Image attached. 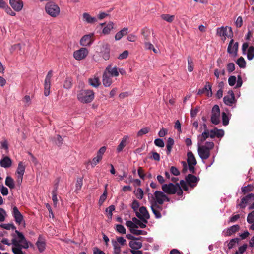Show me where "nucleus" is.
<instances>
[{
  "label": "nucleus",
  "mask_w": 254,
  "mask_h": 254,
  "mask_svg": "<svg viewBox=\"0 0 254 254\" xmlns=\"http://www.w3.org/2000/svg\"><path fill=\"white\" fill-rule=\"evenodd\" d=\"M155 201L154 202L158 203V204H162L164 201L169 202V198L165 194L164 191L156 190L154 193Z\"/></svg>",
  "instance_id": "423d86ee"
},
{
  "label": "nucleus",
  "mask_w": 254,
  "mask_h": 254,
  "mask_svg": "<svg viewBox=\"0 0 254 254\" xmlns=\"http://www.w3.org/2000/svg\"><path fill=\"white\" fill-rule=\"evenodd\" d=\"M210 138H214L215 137L221 138L224 135V132L222 129H218L217 128L210 130Z\"/></svg>",
  "instance_id": "b1692460"
},
{
  "label": "nucleus",
  "mask_w": 254,
  "mask_h": 254,
  "mask_svg": "<svg viewBox=\"0 0 254 254\" xmlns=\"http://www.w3.org/2000/svg\"><path fill=\"white\" fill-rule=\"evenodd\" d=\"M95 93L90 89H81L77 94L78 100L82 103H91L94 99Z\"/></svg>",
  "instance_id": "f03ea898"
},
{
  "label": "nucleus",
  "mask_w": 254,
  "mask_h": 254,
  "mask_svg": "<svg viewBox=\"0 0 254 254\" xmlns=\"http://www.w3.org/2000/svg\"><path fill=\"white\" fill-rule=\"evenodd\" d=\"M238 49V43H234V40L231 39L227 48V52L230 54L237 55Z\"/></svg>",
  "instance_id": "a211bd4d"
},
{
  "label": "nucleus",
  "mask_w": 254,
  "mask_h": 254,
  "mask_svg": "<svg viewBox=\"0 0 254 254\" xmlns=\"http://www.w3.org/2000/svg\"><path fill=\"white\" fill-rule=\"evenodd\" d=\"M93 36V34L90 33L83 36L80 41V45L82 46H90L93 42L92 39Z\"/></svg>",
  "instance_id": "dca6fc26"
},
{
  "label": "nucleus",
  "mask_w": 254,
  "mask_h": 254,
  "mask_svg": "<svg viewBox=\"0 0 254 254\" xmlns=\"http://www.w3.org/2000/svg\"><path fill=\"white\" fill-rule=\"evenodd\" d=\"M188 70L189 72H192L193 70L194 64L193 60L190 56L188 57Z\"/></svg>",
  "instance_id": "37998d69"
},
{
  "label": "nucleus",
  "mask_w": 254,
  "mask_h": 254,
  "mask_svg": "<svg viewBox=\"0 0 254 254\" xmlns=\"http://www.w3.org/2000/svg\"><path fill=\"white\" fill-rule=\"evenodd\" d=\"M154 144L156 146L159 147H163L164 146V143L163 140L160 138L156 139L154 140Z\"/></svg>",
  "instance_id": "774afa93"
},
{
  "label": "nucleus",
  "mask_w": 254,
  "mask_h": 254,
  "mask_svg": "<svg viewBox=\"0 0 254 254\" xmlns=\"http://www.w3.org/2000/svg\"><path fill=\"white\" fill-rule=\"evenodd\" d=\"M114 27V23L112 22H109L106 26H105L103 29V33L104 34H108L110 33L111 29Z\"/></svg>",
  "instance_id": "a19ab883"
},
{
  "label": "nucleus",
  "mask_w": 254,
  "mask_h": 254,
  "mask_svg": "<svg viewBox=\"0 0 254 254\" xmlns=\"http://www.w3.org/2000/svg\"><path fill=\"white\" fill-rule=\"evenodd\" d=\"M128 32L127 28H124L123 29L117 32L115 35L116 40H120L124 35L127 34Z\"/></svg>",
  "instance_id": "2f4dec72"
},
{
  "label": "nucleus",
  "mask_w": 254,
  "mask_h": 254,
  "mask_svg": "<svg viewBox=\"0 0 254 254\" xmlns=\"http://www.w3.org/2000/svg\"><path fill=\"white\" fill-rule=\"evenodd\" d=\"M239 239L237 238L231 239L228 244L229 249H232L236 245V243L239 242Z\"/></svg>",
  "instance_id": "5fc2aeb1"
},
{
  "label": "nucleus",
  "mask_w": 254,
  "mask_h": 254,
  "mask_svg": "<svg viewBox=\"0 0 254 254\" xmlns=\"http://www.w3.org/2000/svg\"><path fill=\"white\" fill-rule=\"evenodd\" d=\"M132 220L133 221L134 223L136 224V225L138 226V227H140L141 228H145L146 226V224L147 223L143 222L141 220H139L136 217L132 218Z\"/></svg>",
  "instance_id": "4c0bfd02"
},
{
  "label": "nucleus",
  "mask_w": 254,
  "mask_h": 254,
  "mask_svg": "<svg viewBox=\"0 0 254 254\" xmlns=\"http://www.w3.org/2000/svg\"><path fill=\"white\" fill-rule=\"evenodd\" d=\"M149 41H145L144 42L145 49L146 50H152L154 53H157L158 52L157 49H156L153 45Z\"/></svg>",
  "instance_id": "ea45409f"
},
{
  "label": "nucleus",
  "mask_w": 254,
  "mask_h": 254,
  "mask_svg": "<svg viewBox=\"0 0 254 254\" xmlns=\"http://www.w3.org/2000/svg\"><path fill=\"white\" fill-rule=\"evenodd\" d=\"M129 246L131 248V250H139L142 247V244L141 242L130 241L129 243Z\"/></svg>",
  "instance_id": "c756f323"
},
{
  "label": "nucleus",
  "mask_w": 254,
  "mask_h": 254,
  "mask_svg": "<svg viewBox=\"0 0 254 254\" xmlns=\"http://www.w3.org/2000/svg\"><path fill=\"white\" fill-rule=\"evenodd\" d=\"M134 193L138 199H141L143 198V191L141 188H138L136 190L134 191Z\"/></svg>",
  "instance_id": "13d9d810"
},
{
  "label": "nucleus",
  "mask_w": 254,
  "mask_h": 254,
  "mask_svg": "<svg viewBox=\"0 0 254 254\" xmlns=\"http://www.w3.org/2000/svg\"><path fill=\"white\" fill-rule=\"evenodd\" d=\"M162 19L169 22L171 23L174 20L175 16L167 14H163L160 16Z\"/></svg>",
  "instance_id": "c9c22d12"
},
{
  "label": "nucleus",
  "mask_w": 254,
  "mask_h": 254,
  "mask_svg": "<svg viewBox=\"0 0 254 254\" xmlns=\"http://www.w3.org/2000/svg\"><path fill=\"white\" fill-rule=\"evenodd\" d=\"M89 53V51L86 48H81L75 51L73 53L74 58L77 60H81L85 58Z\"/></svg>",
  "instance_id": "ddd939ff"
},
{
  "label": "nucleus",
  "mask_w": 254,
  "mask_h": 254,
  "mask_svg": "<svg viewBox=\"0 0 254 254\" xmlns=\"http://www.w3.org/2000/svg\"><path fill=\"white\" fill-rule=\"evenodd\" d=\"M210 133L209 130H204V132L201 134L198 135L197 140L198 143L202 144L204 142L206 139L210 137Z\"/></svg>",
  "instance_id": "393cba45"
},
{
  "label": "nucleus",
  "mask_w": 254,
  "mask_h": 254,
  "mask_svg": "<svg viewBox=\"0 0 254 254\" xmlns=\"http://www.w3.org/2000/svg\"><path fill=\"white\" fill-rule=\"evenodd\" d=\"M52 77V71L50 70L45 78L44 81V95L48 96L50 94L51 87V79Z\"/></svg>",
  "instance_id": "9d476101"
},
{
  "label": "nucleus",
  "mask_w": 254,
  "mask_h": 254,
  "mask_svg": "<svg viewBox=\"0 0 254 254\" xmlns=\"http://www.w3.org/2000/svg\"><path fill=\"white\" fill-rule=\"evenodd\" d=\"M35 244L40 253H42L45 251L46 248V242L45 239L42 235H40L39 236Z\"/></svg>",
  "instance_id": "f3484780"
},
{
  "label": "nucleus",
  "mask_w": 254,
  "mask_h": 254,
  "mask_svg": "<svg viewBox=\"0 0 254 254\" xmlns=\"http://www.w3.org/2000/svg\"><path fill=\"white\" fill-rule=\"evenodd\" d=\"M161 188L164 192L168 194H174L177 192V189H179V184L172 183L162 184Z\"/></svg>",
  "instance_id": "20e7f679"
},
{
  "label": "nucleus",
  "mask_w": 254,
  "mask_h": 254,
  "mask_svg": "<svg viewBox=\"0 0 254 254\" xmlns=\"http://www.w3.org/2000/svg\"><path fill=\"white\" fill-rule=\"evenodd\" d=\"M9 4L17 12L21 11L23 7V2L21 0H9Z\"/></svg>",
  "instance_id": "4468645a"
},
{
  "label": "nucleus",
  "mask_w": 254,
  "mask_h": 254,
  "mask_svg": "<svg viewBox=\"0 0 254 254\" xmlns=\"http://www.w3.org/2000/svg\"><path fill=\"white\" fill-rule=\"evenodd\" d=\"M136 229V228H134L132 230H130V232L131 233H132L133 234L136 235H145L147 233L145 231L141 230H137Z\"/></svg>",
  "instance_id": "680f3d73"
},
{
  "label": "nucleus",
  "mask_w": 254,
  "mask_h": 254,
  "mask_svg": "<svg viewBox=\"0 0 254 254\" xmlns=\"http://www.w3.org/2000/svg\"><path fill=\"white\" fill-rule=\"evenodd\" d=\"M136 217L144 223H148V220L150 218V215L146 208L141 206L139 208V211H136Z\"/></svg>",
  "instance_id": "39448f33"
},
{
  "label": "nucleus",
  "mask_w": 254,
  "mask_h": 254,
  "mask_svg": "<svg viewBox=\"0 0 254 254\" xmlns=\"http://www.w3.org/2000/svg\"><path fill=\"white\" fill-rule=\"evenodd\" d=\"M149 131L150 128L148 127L142 128L138 131L137 135L138 137L142 136L143 135L148 133Z\"/></svg>",
  "instance_id": "603ef678"
},
{
  "label": "nucleus",
  "mask_w": 254,
  "mask_h": 254,
  "mask_svg": "<svg viewBox=\"0 0 254 254\" xmlns=\"http://www.w3.org/2000/svg\"><path fill=\"white\" fill-rule=\"evenodd\" d=\"M247 248V244H244L239 248L238 251H236L235 254H243L244 252L246 250Z\"/></svg>",
  "instance_id": "338daca9"
},
{
  "label": "nucleus",
  "mask_w": 254,
  "mask_h": 254,
  "mask_svg": "<svg viewBox=\"0 0 254 254\" xmlns=\"http://www.w3.org/2000/svg\"><path fill=\"white\" fill-rule=\"evenodd\" d=\"M201 144L198 143L197 151L200 158L203 160L207 159L210 155V151L205 147H202L200 145Z\"/></svg>",
  "instance_id": "f8f14e48"
},
{
  "label": "nucleus",
  "mask_w": 254,
  "mask_h": 254,
  "mask_svg": "<svg viewBox=\"0 0 254 254\" xmlns=\"http://www.w3.org/2000/svg\"><path fill=\"white\" fill-rule=\"evenodd\" d=\"M254 199V194L253 193H250L242 198L241 203L237 206L240 207L241 208H245L246 204Z\"/></svg>",
  "instance_id": "2eb2a0df"
},
{
  "label": "nucleus",
  "mask_w": 254,
  "mask_h": 254,
  "mask_svg": "<svg viewBox=\"0 0 254 254\" xmlns=\"http://www.w3.org/2000/svg\"><path fill=\"white\" fill-rule=\"evenodd\" d=\"M239 229V225H234L224 230L223 233L225 236H229L235 233Z\"/></svg>",
  "instance_id": "412c9836"
},
{
  "label": "nucleus",
  "mask_w": 254,
  "mask_h": 254,
  "mask_svg": "<svg viewBox=\"0 0 254 254\" xmlns=\"http://www.w3.org/2000/svg\"><path fill=\"white\" fill-rule=\"evenodd\" d=\"M112 243L114 248V254H121V247L118 242L112 239Z\"/></svg>",
  "instance_id": "72a5a7b5"
},
{
  "label": "nucleus",
  "mask_w": 254,
  "mask_h": 254,
  "mask_svg": "<svg viewBox=\"0 0 254 254\" xmlns=\"http://www.w3.org/2000/svg\"><path fill=\"white\" fill-rule=\"evenodd\" d=\"M127 136H125L123 138L122 141H121L117 148V151L118 153L121 152L123 150V148L125 147L127 144Z\"/></svg>",
  "instance_id": "473e14b6"
},
{
  "label": "nucleus",
  "mask_w": 254,
  "mask_h": 254,
  "mask_svg": "<svg viewBox=\"0 0 254 254\" xmlns=\"http://www.w3.org/2000/svg\"><path fill=\"white\" fill-rule=\"evenodd\" d=\"M83 185V178L78 177L76 183V190H80Z\"/></svg>",
  "instance_id": "864d4df0"
},
{
  "label": "nucleus",
  "mask_w": 254,
  "mask_h": 254,
  "mask_svg": "<svg viewBox=\"0 0 254 254\" xmlns=\"http://www.w3.org/2000/svg\"><path fill=\"white\" fill-rule=\"evenodd\" d=\"M254 57V47L250 46L248 49L247 58L249 60H251Z\"/></svg>",
  "instance_id": "c03bdc74"
},
{
  "label": "nucleus",
  "mask_w": 254,
  "mask_h": 254,
  "mask_svg": "<svg viewBox=\"0 0 254 254\" xmlns=\"http://www.w3.org/2000/svg\"><path fill=\"white\" fill-rule=\"evenodd\" d=\"M126 225L129 228V231H130V230H132L134 228H138V226L136 225L134 223L133 221L128 220L126 222Z\"/></svg>",
  "instance_id": "8fccbe9b"
},
{
  "label": "nucleus",
  "mask_w": 254,
  "mask_h": 254,
  "mask_svg": "<svg viewBox=\"0 0 254 254\" xmlns=\"http://www.w3.org/2000/svg\"><path fill=\"white\" fill-rule=\"evenodd\" d=\"M141 33L144 39V42L145 41H149V37H150V32L148 29H143L142 30Z\"/></svg>",
  "instance_id": "de8ad7c7"
},
{
  "label": "nucleus",
  "mask_w": 254,
  "mask_h": 254,
  "mask_svg": "<svg viewBox=\"0 0 254 254\" xmlns=\"http://www.w3.org/2000/svg\"><path fill=\"white\" fill-rule=\"evenodd\" d=\"M104 71L110 75L112 77H117L119 76L118 68L116 66L112 68L111 64L108 65Z\"/></svg>",
  "instance_id": "4be33fe9"
},
{
  "label": "nucleus",
  "mask_w": 254,
  "mask_h": 254,
  "mask_svg": "<svg viewBox=\"0 0 254 254\" xmlns=\"http://www.w3.org/2000/svg\"><path fill=\"white\" fill-rule=\"evenodd\" d=\"M12 161L8 156L4 157L0 161V165L2 167L8 168L11 166Z\"/></svg>",
  "instance_id": "bb28decb"
},
{
  "label": "nucleus",
  "mask_w": 254,
  "mask_h": 254,
  "mask_svg": "<svg viewBox=\"0 0 254 254\" xmlns=\"http://www.w3.org/2000/svg\"><path fill=\"white\" fill-rule=\"evenodd\" d=\"M247 220L249 224H252L254 222V210L248 215Z\"/></svg>",
  "instance_id": "052dcab7"
},
{
  "label": "nucleus",
  "mask_w": 254,
  "mask_h": 254,
  "mask_svg": "<svg viewBox=\"0 0 254 254\" xmlns=\"http://www.w3.org/2000/svg\"><path fill=\"white\" fill-rule=\"evenodd\" d=\"M83 20L89 24H93L97 21V19L95 17H92L88 13H84L83 14Z\"/></svg>",
  "instance_id": "cd10ccee"
},
{
  "label": "nucleus",
  "mask_w": 254,
  "mask_h": 254,
  "mask_svg": "<svg viewBox=\"0 0 254 254\" xmlns=\"http://www.w3.org/2000/svg\"><path fill=\"white\" fill-rule=\"evenodd\" d=\"M107 191L106 190L104 191L103 193L100 197V199L99 200V204L100 205H101L104 203V202L105 201V200L107 198Z\"/></svg>",
  "instance_id": "bf43d9fd"
},
{
  "label": "nucleus",
  "mask_w": 254,
  "mask_h": 254,
  "mask_svg": "<svg viewBox=\"0 0 254 254\" xmlns=\"http://www.w3.org/2000/svg\"><path fill=\"white\" fill-rule=\"evenodd\" d=\"M187 163L188 165H196L197 164L196 160L191 151H189L187 153Z\"/></svg>",
  "instance_id": "c85d7f7f"
},
{
  "label": "nucleus",
  "mask_w": 254,
  "mask_h": 254,
  "mask_svg": "<svg viewBox=\"0 0 254 254\" xmlns=\"http://www.w3.org/2000/svg\"><path fill=\"white\" fill-rule=\"evenodd\" d=\"M116 230L120 234H126V230L124 226L121 224H117L115 227Z\"/></svg>",
  "instance_id": "09e8293b"
},
{
  "label": "nucleus",
  "mask_w": 254,
  "mask_h": 254,
  "mask_svg": "<svg viewBox=\"0 0 254 254\" xmlns=\"http://www.w3.org/2000/svg\"><path fill=\"white\" fill-rule=\"evenodd\" d=\"M6 215V211L2 208H0V222H3Z\"/></svg>",
  "instance_id": "69168bd1"
},
{
  "label": "nucleus",
  "mask_w": 254,
  "mask_h": 254,
  "mask_svg": "<svg viewBox=\"0 0 254 254\" xmlns=\"http://www.w3.org/2000/svg\"><path fill=\"white\" fill-rule=\"evenodd\" d=\"M5 185L8 186L10 189H13L15 187L14 180L10 176H7L5 179Z\"/></svg>",
  "instance_id": "e433bc0d"
},
{
  "label": "nucleus",
  "mask_w": 254,
  "mask_h": 254,
  "mask_svg": "<svg viewBox=\"0 0 254 254\" xmlns=\"http://www.w3.org/2000/svg\"><path fill=\"white\" fill-rule=\"evenodd\" d=\"M223 101L226 105L231 106L235 101V96H225L223 98Z\"/></svg>",
  "instance_id": "7c9ffc66"
},
{
  "label": "nucleus",
  "mask_w": 254,
  "mask_h": 254,
  "mask_svg": "<svg viewBox=\"0 0 254 254\" xmlns=\"http://www.w3.org/2000/svg\"><path fill=\"white\" fill-rule=\"evenodd\" d=\"M112 77L105 71H104L102 76V82L105 87H110L112 83Z\"/></svg>",
  "instance_id": "6ab92c4d"
},
{
  "label": "nucleus",
  "mask_w": 254,
  "mask_h": 254,
  "mask_svg": "<svg viewBox=\"0 0 254 254\" xmlns=\"http://www.w3.org/2000/svg\"><path fill=\"white\" fill-rule=\"evenodd\" d=\"M185 180L189 186L192 188H194L197 186L199 181V178L191 174H189L186 176Z\"/></svg>",
  "instance_id": "1a4fd4ad"
},
{
  "label": "nucleus",
  "mask_w": 254,
  "mask_h": 254,
  "mask_svg": "<svg viewBox=\"0 0 254 254\" xmlns=\"http://www.w3.org/2000/svg\"><path fill=\"white\" fill-rule=\"evenodd\" d=\"M220 116V110L218 105H215L212 109V115L211 117V122L215 125L219 124Z\"/></svg>",
  "instance_id": "0eeeda50"
},
{
  "label": "nucleus",
  "mask_w": 254,
  "mask_h": 254,
  "mask_svg": "<svg viewBox=\"0 0 254 254\" xmlns=\"http://www.w3.org/2000/svg\"><path fill=\"white\" fill-rule=\"evenodd\" d=\"M0 227L3 228V229H5L6 230H10V229H12V230H15V231L16 230H17L16 229V227L14 226V225L13 224H11V223H7V224H6V223H3V224H0ZM16 235H17L16 233L15 232V233Z\"/></svg>",
  "instance_id": "79ce46f5"
},
{
  "label": "nucleus",
  "mask_w": 254,
  "mask_h": 254,
  "mask_svg": "<svg viewBox=\"0 0 254 254\" xmlns=\"http://www.w3.org/2000/svg\"><path fill=\"white\" fill-rule=\"evenodd\" d=\"M222 123L224 126H227L229 122V118L225 112L222 113Z\"/></svg>",
  "instance_id": "6e6d98bb"
},
{
  "label": "nucleus",
  "mask_w": 254,
  "mask_h": 254,
  "mask_svg": "<svg viewBox=\"0 0 254 254\" xmlns=\"http://www.w3.org/2000/svg\"><path fill=\"white\" fill-rule=\"evenodd\" d=\"M236 64L241 68H244L246 67V62L242 57H241L237 60Z\"/></svg>",
  "instance_id": "3c124183"
},
{
  "label": "nucleus",
  "mask_w": 254,
  "mask_h": 254,
  "mask_svg": "<svg viewBox=\"0 0 254 254\" xmlns=\"http://www.w3.org/2000/svg\"><path fill=\"white\" fill-rule=\"evenodd\" d=\"M206 92L208 97H211L212 92L211 89V85L209 82H206V85L202 89H200L197 92L198 95H201Z\"/></svg>",
  "instance_id": "aec40b11"
},
{
  "label": "nucleus",
  "mask_w": 254,
  "mask_h": 254,
  "mask_svg": "<svg viewBox=\"0 0 254 254\" xmlns=\"http://www.w3.org/2000/svg\"><path fill=\"white\" fill-rule=\"evenodd\" d=\"M58 186L57 185H55L54 189L52 190V200L54 203V205L55 206H56L58 199L57 197V190Z\"/></svg>",
  "instance_id": "a18cd8bd"
},
{
  "label": "nucleus",
  "mask_w": 254,
  "mask_h": 254,
  "mask_svg": "<svg viewBox=\"0 0 254 254\" xmlns=\"http://www.w3.org/2000/svg\"><path fill=\"white\" fill-rule=\"evenodd\" d=\"M174 140L173 138L169 137L168 139L167 143H166V148H167L166 153L167 155H169L170 153V152L171 151L172 147L174 144Z\"/></svg>",
  "instance_id": "f704fd0d"
},
{
  "label": "nucleus",
  "mask_w": 254,
  "mask_h": 254,
  "mask_svg": "<svg viewBox=\"0 0 254 254\" xmlns=\"http://www.w3.org/2000/svg\"><path fill=\"white\" fill-rule=\"evenodd\" d=\"M217 34L220 37H224L225 38L226 36L231 37L233 35L231 27H221L217 28Z\"/></svg>",
  "instance_id": "9b49d317"
},
{
  "label": "nucleus",
  "mask_w": 254,
  "mask_h": 254,
  "mask_svg": "<svg viewBox=\"0 0 254 254\" xmlns=\"http://www.w3.org/2000/svg\"><path fill=\"white\" fill-rule=\"evenodd\" d=\"M45 10L47 14L53 18L57 17L60 12L59 6L53 1L47 2L46 4Z\"/></svg>",
  "instance_id": "7ed1b4c3"
},
{
  "label": "nucleus",
  "mask_w": 254,
  "mask_h": 254,
  "mask_svg": "<svg viewBox=\"0 0 254 254\" xmlns=\"http://www.w3.org/2000/svg\"><path fill=\"white\" fill-rule=\"evenodd\" d=\"M131 207L133 209V211L136 213V211H138V209L139 207V203L137 200H134L132 202Z\"/></svg>",
  "instance_id": "e2e57ef3"
},
{
  "label": "nucleus",
  "mask_w": 254,
  "mask_h": 254,
  "mask_svg": "<svg viewBox=\"0 0 254 254\" xmlns=\"http://www.w3.org/2000/svg\"><path fill=\"white\" fill-rule=\"evenodd\" d=\"M252 190V186L251 185H248L246 186L243 187L241 188L242 192L244 194H246V193L251 191Z\"/></svg>",
  "instance_id": "0e129e2a"
},
{
  "label": "nucleus",
  "mask_w": 254,
  "mask_h": 254,
  "mask_svg": "<svg viewBox=\"0 0 254 254\" xmlns=\"http://www.w3.org/2000/svg\"><path fill=\"white\" fill-rule=\"evenodd\" d=\"M103 50L101 51V55L105 60H108L110 57V48L108 44H106L103 46Z\"/></svg>",
  "instance_id": "5701e85b"
},
{
  "label": "nucleus",
  "mask_w": 254,
  "mask_h": 254,
  "mask_svg": "<svg viewBox=\"0 0 254 254\" xmlns=\"http://www.w3.org/2000/svg\"><path fill=\"white\" fill-rule=\"evenodd\" d=\"M15 234H12V252L14 254H25L22 249H27L29 247L34 248V245L30 242L28 241L23 234L18 230L15 231Z\"/></svg>",
  "instance_id": "f257e3e1"
},
{
  "label": "nucleus",
  "mask_w": 254,
  "mask_h": 254,
  "mask_svg": "<svg viewBox=\"0 0 254 254\" xmlns=\"http://www.w3.org/2000/svg\"><path fill=\"white\" fill-rule=\"evenodd\" d=\"M115 209V207L113 205H110L109 207H108L106 211L108 213V217L110 219L112 218L113 215V211Z\"/></svg>",
  "instance_id": "4d7b16f0"
},
{
  "label": "nucleus",
  "mask_w": 254,
  "mask_h": 254,
  "mask_svg": "<svg viewBox=\"0 0 254 254\" xmlns=\"http://www.w3.org/2000/svg\"><path fill=\"white\" fill-rule=\"evenodd\" d=\"M89 84L93 87L97 88L101 84V82L98 76L95 75L94 77L88 79Z\"/></svg>",
  "instance_id": "a878e982"
},
{
  "label": "nucleus",
  "mask_w": 254,
  "mask_h": 254,
  "mask_svg": "<svg viewBox=\"0 0 254 254\" xmlns=\"http://www.w3.org/2000/svg\"><path fill=\"white\" fill-rule=\"evenodd\" d=\"M25 166L23 164L22 162L18 163L16 173L18 175H23L25 172Z\"/></svg>",
  "instance_id": "58836bf2"
},
{
  "label": "nucleus",
  "mask_w": 254,
  "mask_h": 254,
  "mask_svg": "<svg viewBox=\"0 0 254 254\" xmlns=\"http://www.w3.org/2000/svg\"><path fill=\"white\" fill-rule=\"evenodd\" d=\"M72 85V80L71 78L67 77L65 79L64 87L66 89H69L71 88Z\"/></svg>",
  "instance_id": "49530a36"
},
{
  "label": "nucleus",
  "mask_w": 254,
  "mask_h": 254,
  "mask_svg": "<svg viewBox=\"0 0 254 254\" xmlns=\"http://www.w3.org/2000/svg\"><path fill=\"white\" fill-rule=\"evenodd\" d=\"M12 215L14 217L15 222L16 224L18 225H25V221L24 220L23 216L16 206H14L12 208Z\"/></svg>",
  "instance_id": "6e6552de"
}]
</instances>
